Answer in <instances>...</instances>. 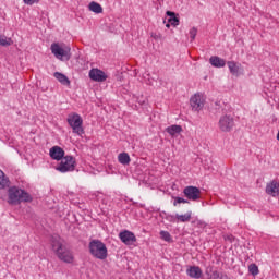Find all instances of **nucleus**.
<instances>
[{
  "label": "nucleus",
  "instance_id": "2eb2a0df",
  "mask_svg": "<svg viewBox=\"0 0 279 279\" xmlns=\"http://www.w3.org/2000/svg\"><path fill=\"white\" fill-rule=\"evenodd\" d=\"M267 195H271V197H278L279 195V185L276 182L268 183L266 185Z\"/></svg>",
  "mask_w": 279,
  "mask_h": 279
},
{
  "label": "nucleus",
  "instance_id": "c85d7f7f",
  "mask_svg": "<svg viewBox=\"0 0 279 279\" xmlns=\"http://www.w3.org/2000/svg\"><path fill=\"white\" fill-rule=\"evenodd\" d=\"M169 23H171V25H173V27H178V25H180V20L178 17H170L169 19Z\"/></svg>",
  "mask_w": 279,
  "mask_h": 279
},
{
  "label": "nucleus",
  "instance_id": "f8f14e48",
  "mask_svg": "<svg viewBox=\"0 0 279 279\" xmlns=\"http://www.w3.org/2000/svg\"><path fill=\"white\" fill-rule=\"evenodd\" d=\"M89 77L93 80V82H106L108 80L106 72L99 69H92L89 71Z\"/></svg>",
  "mask_w": 279,
  "mask_h": 279
},
{
  "label": "nucleus",
  "instance_id": "4468645a",
  "mask_svg": "<svg viewBox=\"0 0 279 279\" xmlns=\"http://www.w3.org/2000/svg\"><path fill=\"white\" fill-rule=\"evenodd\" d=\"M186 276L193 279H199L204 276V271H202L199 266H187Z\"/></svg>",
  "mask_w": 279,
  "mask_h": 279
},
{
  "label": "nucleus",
  "instance_id": "bb28decb",
  "mask_svg": "<svg viewBox=\"0 0 279 279\" xmlns=\"http://www.w3.org/2000/svg\"><path fill=\"white\" fill-rule=\"evenodd\" d=\"M178 204H189V201L182 197H174L173 206H178Z\"/></svg>",
  "mask_w": 279,
  "mask_h": 279
},
{
  "label": "nucleus",
  "instance_id": "ddd939ff",
  "mask_svg": "<svg viewBox=\"0 0 279 279\" xmlns=\"http://www.w3.org/2000/svg\"><path fill=\"white\" fill-rule=\"evenodd\" d=\"M228 69L234 77H239L243 74V68L241 63H236L235 61H228L227 62Z\"/></svg>",
  "mask_w": 279,
  "mask_h": 279
},
{
  "label": "nucleus",
  "instance_id": "6e6552de",
  "mask_svg": "<svg viewBox=\"0 0 279 279\" xmlns=\"http://www.w3.org/2000/svg\"><path fill=\"white\" fill-rule=\"evenodd\" d=\"M204 104H206V100L202 94H194L190 99V105L194 112H201V110H204Z\"/></svg>",
  "mask_w": 279,
  "mask_h": 279
},
{
  "label": "nucleus",
  "instance_id": "5701e85b",
  "mask_svg": "<svg viewBox=\"0 0 279 279\" xmlns=\"http://www.w3.org/2000/svg\"><path fill=\"white\" fill-rule=\"evenodd\" d=\"M10 186V180L5 178V173L0 170V189H8Z\"/></svg>",
  "mask_w": 279,
  "mask_h": 279
},
{
  "label": "nucleus",
  "instance_id": "a211bd4d",
  "mask_svg": "<svg viewBox=\"0 0 279 279\" xmlns=\"http://www.w3.org/2000/svg\"><path fill=\"white\" fill-rule=\"evenodd\" d=\"M166 132L170 135V136H175L177 134H181L182 132V126L178 125V124H173L170 125L168 128H166Z\"/></svg>",
  "mask_w": 279,
  "mask_h": 279
},
{
  "label": "nucleus",
  "instance_id": "412c9836",
  "mask_svg": "<svg viewBox=\"0 0 279 279\" xmlns=\"http://www.w3.org/2000/svg\"><path fill=\"white\" fill-rule=\"evenodd\" d=\"M88 8L90 12H94V14H101L104 12V8L101 7V4L95 1L90 2Z\"/></svg>",
  "mask_w": 279,
  "mask_h": 279
},
{
  "label": "nucleus",
  "instance_id": "4be33fe9",
  "mask_svg": "<svg viewBox=\"0 0 279 279\" xmlns=\"http://www.w3.org/2000/svg\"><path fill=\"white\" fill-rule=\"evenodd\" d=\"M159 236L162 241H166V243H173V236H171V233H169V231L161 230L159 232Z\"/></svg>",
  "mask_w": 279,
  "mask_h": 279
},
{
  "label": "nucleus",
  "instance_id": "c756f323",
  "mask_svg": "<svg viewBox=\"0 0 279 279\" xmlns=\"http://www.w3.org/2000/svg\"><path fill=\"white\" fill-rule=\"evenodd\" d=\"M166 219L167 221H170V223H178V218L173 215H168Z\"/></svg>",
  "mask_w": 279,
  "mask_h": 279
},
{
  "label": "nucleus",
  "instance_id": "20e7f679",
  "mask_svg": "<svg viewBox=\"0 0 279 279\" xmlns=\"http://www.w3.org/2000/svg\"><path fill=\"white\" fill-rule=\"evenodd\" d=\"M50 51L57 58V60L66 61L71 60V47L53 43L50 46Z\"/></svg>",
  "mask_w": 279,
  "mask_h": 279
},
{
  "label": "nucleus",
  "instance_id": "39448f33",
  "mask_svg": "<svg viewBox=\"0 0 279 279\" xmlns=\"http://www.w3.org/2000/svg\"><path fill=\"white\" fill-rule=\"evenodd\" d=\"M66 121L70 128H72L73 134H77V136L84 134V120L82 119V116L78 113H70Z\"/></svg>",
  "mask_w": 279,
  "mask_h": 279
},
{
  "label": "nucleus",
  "instance_id": "393cba45",
  "mask_svg": "<svg viewBox=\"0 0 279 279\" xmlns=\"http://www.w3.org/2000/svg\"><path fill=\"white\" fill-rule=\"evenodd\" d=\"M0 45L1 47H10V45H12V39L3 35H0Z\"/></svg>",
  "mask_w": 279,
  "mask_h": 279
},
{
  "label": "nucleus",
  "instance_id": "2f4dec72",
  "mask_svg": "<svg viewBox=\"0 0 279 279\" xmlns=\"http://www.w3.org/2000/svg\"><path fill=\"white\" fill-rule=\"evenodd\" d=\"M167 15H168V16H173V17H175V13H173V12H171V11H168V12H167Z\"/></svg>",
  "mask_w": 279,
  "mask_h": 279
},
{
  "label": "nucleus",
  "instance_id": "9b49d317",
  "mask_svg": "<svg viewBox=\"0 0 279 279\" xmlns=\"http://www.w3.org/2000/svg\"><path fill=\"white\" fill-rule=\"evenodd\" d=\"M64 149L60 146H53L50 148L49 150V156L52 160H57L58 162H60L63 158H65L66 156H64Z\"/></svg>",
  "mask_w": 279,
  "mask_h": 279
},
{
  "label": "nucleus",
  "instance_id": "cd10ccee",
  "mask_svg": "<svg viewBox=\"0 0 279 279\" xmlns=\"http://www.w3.org/2000/svg\"><path fill=\"white\" fill-rule=\"evenodd\" d=\"M189 34H190L191 40H192V41L195 40V38H196V36H197V28H196V27H192V28L190 29Z\"/></svg>",
  "mask_w": 279,
  "mask_h": 279
},
{
  "label": "nucleus",
  "instance_id": "6ab92c4d",
  "mask_svg": "<svg viewBox=\"0 0 279 279\" xmlns=\"http://www.w3.org/2000/svg\"><path fill=\"white\" fill-rule=\"evenodd\" d=\"M193 213L192 211H187L186 214L180 215L177 214V223H186L189 221H191V217H192Z\"/></svg>",
  "mask_w": 279,
  "mask_h": 279
},
{
  "label": "nucleus",
  "instance_id": "7ed1b4c3",
  "mask_svg": "<svg viewBox=\"0 0 279 279\" xmlns=\"http://www.w3.org/2000/svg\"><path fill=\"white\" fill-rule=\"evenodd\" d=\"M89 254L98 260H106L108 258V247L100 240H92L89 242Z\"/></svg>",
  "mask_w": 279,
  "mask_h": 279
},
{
  "label": "nucleus",
  "instance_id": "f03ea898",
  "mask_svg": "<svg viewBox=\"0 0 279 279\" xmlns=\"http://www.w3.org/2000/svg\"><path fill=\"white\" fill-rule=\"evenodd\" d=\"M9 199L8 203L13 206H17V204H22V202H32V195L23 189H19L16 186H12L9 189Z\"/></svg>",
  "mask_w": 279,
  "mask_h": 279
},
{
  "label": "nucleus",
  "instance_id": "1a4fd4ad",
  "mask_svg": "<svg viewBox=\"0 0 279 279\" xmlns=\"http://www.w3.org/2000/svg\"><path fill=\"white\" fill-rule=\"evenodd\" d=\"M218 126L221 132H231L234 128V118L228 114L220 117Z\"/></svg>",
  "mask_w": 279,
  "mask_h": 279
},
{
  "label": "nucleus",
  "instance_id": "f257e3e1",
  "mask_svg": "<svg viewBox=\"0 0 279 279\" xmlns=\"http://www.w3.org/2000/svg\"><path fill=\"white\" fill-rule=\"evenodd\" d=\"M51 247L54 254L57 255V258H59V260H62V263H66L68 265H71L75 262V256L73 255V251L64 246L62 238H60V235H52Z\"/></svg>",
  "mask_w": 279,
  "mask_h": 279
},
{
  "label": "nucleus",
  "instance_id": "423d86ee",
  "mask_svg": "<svg viewBox=\"0 0 279 279\" xmlns=\"http://www.w3.org/2000/svg\"><path fill=\"white\" fill-rule=\"evenodd\" d=\"M75 165H77L75 157L68 155L60 160L56 171H59V173H71L75 171Z\"/></svg>",
  "mask_w": 279,
  "mask_h": 279
},
{
  "label": "nucleus",
  "instance_id": "473e14b6",
  "mask_svg": "<svg viewBox=\"0 0 279 279\" xmlns=\"http://www.w3.org/2000/svg\"><path fill=\"white\" fill-rule=\"evenodd\" d=\"M166 27H170V24H167Z\"/></svg>",
  "mask_w": 279,
  "mask_h": 279
},
{
  "label": "nucleus",
  "instance_id": "f3484780",
  "mask_svg": "<svg viewBox=\"0 0 279 279\" xmlns=\"http://www.w3.org/2000/svg\"><path fill=\"white\" fill-rule=\"evenodd\" d=\"M53 77L60 82L63 86H71V81H69V77L60 72H54Z\"/></svg>",
  "mask_w": 279,
  "mask_h": 279
},
{
  "label": "nucleus",
  "instance_id": "a878e982",
  "mask_svg": "<svg viewBox=\"0 0 279 279\" xmlns=\"http://www.w3.org/2000/svg\"><path fill=\"white\" fill-rule=\"evenodd\" d=\"M248 271L252 276H258V266L256 264H251L248 266Z\"/></svg>",
  "mask_w": 279,
  "mask_h": 279
},
{
  "label": "nucleus",
  "instance_id": "b1692460",
  "mask_svg": "<svg viewBox=\"0 0 279 279\" xmlns=\"http://www.w3.org/2000/svg\"><path fill=\"white\" fill-rule=\"evenodd\" d=\"M209 279H230V277H228L226 272H219L217 270H214L209 276Z\"/></svg>",
  "mask_w": 279,
  "mask_h": 279
},
{
  "label": "nucleus",
  "instance_id": "0eeeda50",
  "mask_svg": "<svg viewBox=\"0 0 279 279\" xmlns=\"http://www.w3.org/2000/svg\"><path fill=\"white\" fill-rule=\"evenodd\" d=\"M183 195H185L190 202H197V199L202 197V190L197 186L190 185L184 187Z\"/></svg>",
  "mask_w": 279,
  "mask_h": 279
},
{
  "label": "nucleus",
  "instance_id": "9d476101",
  "mask_svg": "<svg viewBox=\"0 0 279 279\" xmlns=\"http://www.w3.org/2000/svg\"><path fill=\"white\" fill-rule=\"evenodd\" d=\"M119 239L124 245H132L136 243V235L132 231L124 230L119 233Z\"/></svg>",
  "mask_w": 279,
  "mask_h": 279
},
{
  "label": "nucleus",
  "instance_id": "dca6fc26",
  "mask_svg": "<svg viewBox=\"0 0 279 279\" xmlns=\"http://www.w3.org/2000/svg\"><path fill=\"white\" fill-rule=\"evenodd\" d=\"M209 63L211 66H215V69H223V66H226V60L217 56L210 57Z\"/></svg>",
  "mask_w": 279,
  "mask_h": 279
},
{
  "label": "nucleus",
  "instance_id": "aec40b11",
  "mask_svg": "<svg viewBox=\"0 0 279 279\" xmlns=\"http://www.w3.org/2000/svg\"><path fill=\"white\" fill-rule=\"evenodd\" d=\"M118 161L120 165L128 166L130 162H132V159L130 158V155L128 153H120L118 155Z\"/></svg>",
  "mask_w": 279,
  "mask_h": 279
},
{
  "label": "nucleus",
  "instance_id": "7c9ffc66",
  "mask_svg": "<svg viewBox=\"0 0 279 279\" xmlns=\"http://www.w3.org/2000/svg\"><path fill=\"white\" fill-rule=\"evenodd\" d=\"M40 0H23V2L26 5H34L35 3H38Z\"/></svg>",
  "mask_w": 279,
  "mask_h": 279
}]
</instances>
